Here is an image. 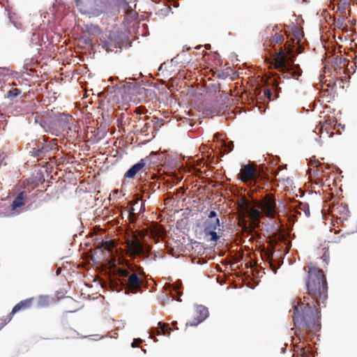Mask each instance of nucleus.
<instances>
[{
	"mask_svg": "<svg viewBox=\"0 0 357 357\" xmlns=\"http://www.w3.org/2000/svg\"><path fill=\"white\" fill-rule=\"evenodd\" d=\"M301 33L298 30L296 31L295 37L297 39L296 46L289 48V55L286 54L282 49L278 50L275 54L271 55L270 66L278 70L281 75H278V79L281 77L284 79H289L298 78L302 75V70L298 64L294 63V57L295 55L302 52L303 47L301 45Z\"/></svg>",
	"mask_w": 357,
	"mask_h": 357,
	"instance_id": "f257e3e1",
	"label": "nucleus"
},
{
	"mask_svg": "<svg viewBox=\"0 0 357 357\" xmlns=\"http://www.w3.org/2000/svg\"><path fill=\"white\" fill-rule=\"evenodd\" d=\"M306 287L309 295L318 305L324 304L328 297V286L322 271L315 267H309Z\"/></svg>",
	"mask_w": 357,
	"mask_h": 357,
	"instance_id": "f03ea898",
	"label": "nucleus"
},
{
	"mask_svg": "<svg viewBox=\"0 0 357 357\" xmlns=\"http://www.w3.org/2000/svg\"><path fill=\"white\" fill-rule=\"evenodd\" d=\"M318 309L310 303L305 305L301 303L294 306L293 321L296 328L305 326L309 330L315 329L318 321Z\"/></svg>",
	"mask_w": 357,
	"mask_h": 357,
	"instance_id": "7ed1b4c3",
	"label": "nucleus"
},
{
	"mask_svg": "<svg viewBox=\"0 0 357 357\" xmlns=\"http://www.w3.org/2000/svg\"><path fill=\"white\" fill-rule=\"evenodd\" d=\"M72 116L64 113H59L50 116L40 123L46 132L55 136H59L64 131L70 130V121Z\"/></svg>",
	"mask_w": 357,
	"mask_h": 357,
	"instance_id": "20e7f679",
	"label": "nucleus"
},
{
	"mask_svg": "<svg viewBox=\"0 0 357 357\" xmlns=\"http://www.w3.org/2000/svg\"><path fill=\"white\" fill-rule=\"evenodd\" d=\"M257 208H252L251 213L255 218H259L262 213L267 217L275 218L278 215V210L275 198L271 195H266L261 200L257 201Z\"/></svg>",
	"mask_w": 357,
	"mask_h": 357,
	"instance_id": "39448f33",
	"label": "nucleus"
},
{
	"mask_svg": "<svg viewBox=\"0 0 357 357\" xmlns=\"http://www.w3.org/2000/svg\"><path fill=\"white\" fill-rule=\"evenodd\" d=\"M126 289V294L129 292L132 294L137 293L143 286V281L141 277L137 273H128L124 271L123 273V279L121 282Z\"/></svg>",
	"mask_w": 357,
	"mask_h": 357,
	"instance_id": "423d86ee",
	"label": "nucleus"
},
{
	"mask_svg": "<svg viewBox=\"0 0 357 357\" xmlns=\"http://www.w3.org/2000/svg\"><path fill=\"white\" fill-rule=\"evenodd\" d=\"M229 105L228 95L224 91L220 93V100L210 101L204 105V111L207 115H218L220 110L225 109Z\"/></svg>",
	"mask_w": 357,
	"mask_h": 357,
	"instance_id": "0eeeda50",
	"label": "nucleus"
},
{
	"mask_svg": "<svg viewBox=\"0 0 357 357\" xmlns=\"http://www.w3.org/2000/svg\"><path fill=\"white\" fill-rule=\"evenodd\" d=\"M129 89L125 84H115L107 86L103 93H106L105 97L110 101L118 102L121 100H125V96L127 95Z\"/></svg>",
	"mask_w": 357,
	"mask_h": 357,
	"instance_id": "6e6552de",
	"label": "nucleus"
},
{
	"mask_svg": "<svg viewBox=\"0 0 357 357\" xmlns=\"http://www.w3.org/2000/svg\"><path fill=\"white\" fill-rule=\"evenodd\" d=\"M129 252L132 255L148 257L151 248V246L137 238L133 239L128 244Z\"/></svg>",
	"mask_w": 357,
	"mask_h": 357,
	"instance_id": "1a4fd4ad",
	"label": "nucleus"
},
{
	"mask_svg": "<svg viewBox=\"0 0 357 357\" xmlns=\"http://www.w3.org/2000/svg\"><path fill=\"white\" fill-rule=\"evenodd\" d=\"M204 233L206 236H210V240L216 242L220 236L216 230H220V222L219 218L206 219L203 223Z\"/></svg>",
	"mask_w": 357,
	"mask_h": 357,
	"instance_id": "9d476101",
	"label": "nucleus"
},
{
	"mask_svg": "<svg viewBox=\"0 0 357 357\" xmlns=\"http://www.w3.org/2000/svg\"><path fill=\"white\" fill-rule=\"evenodd\" d=\"M195 313L197 317L192 321L187 322L186 325L197 326L199 324L204 321L209 315L208 308L202 305H195Z\"/></svg>",
	"mask_w": 357,
	"mask_h": 357,
	"instance_id": "9b49d317",
	"label": "nucleus"
},
{
	"mask_svg": "<svg viewBox=\"0 0 357 357\" xmlns=\"http://www.w3.org/2000/svg\"><path fill=\"white\" fill-rule=\"evenodd\" d=\"M278 251L277 255L275 252H272L266 254V260L271 266V270L275 274L278 268L282 264L283 259L280 257V255Z\"/></svg>",
	"mask_w": 357,
	"mask_h": 357,
	"instance_id": "f8f14e48",
	"label": "nucleus"
},
{
	"mask_svg": "<svg viewBox=\"0 0 357 357\" xmlns=\"http://www.w3.org/2000/svg\"><path fill=\"white\" fill-rule=\"evenodd\" d=\"M242 173L239 175V179L243 182L254 181L256 177L255 169L250 165H244L241 168Z\"/></svg>",
	"mask_w": 357,
	"mask_h": 357,
	"instance_id": "ddd939ff",
	"label": "nucleus"
},
{
	"mask_svg": "<svg viewBox=\"0 0 357 357\" xmlns=\"http://www.w3.org/2000/svg\"><path fill=\"white\" fill-rule=\"evenodd\" d=\"M100 45L103 49L107 52H117V48L119 47V43L110 36H103L100 38Z\"/></svg>",
	"mask_w": 357,
	"mask_h": 357,
	"instance_id": "4468645a",
	"label": "nucleus"
},
{
	"mask_svg": "<svg viewBox=\"0 0 357 357\" xmlns=\"http://www.w3.org/2000/svg\"><path fill=\"white\" fill-rule=\"evenodd\" d=\"M170 328L168 324H165L162 321L158 322V326L157 327H152L149 333V337L151 338H153L155 335H159L160 334H164L165 335H167V337H169L170 335Z\"/></svg>",
	"mask_w": 357,
	"mask_h": 357,
	"instance_id": "2eb2a0df",
	"label": "nucleus"
},
{
	"mask_svg": "<svg viewBox=\"0 0 357 357\" xmlns=\"http://www.w3.org/2000/svg\"><path fill=\"white\" fill-rule=\"evenodd\" d=\"M146 165V158L141 159L138 162L131 166L124 174L125 178H133L136 174Z\"/></svg>",
	"mask_w": 357,
	"mask_h": 357,
	"instance_id": "dca6fc26",
	"label": "nucleus"
},
{
	"mask_svg": "<svg viewBox=\"0 0 357 357\" xmlns=\"http://www.w3.org/2000/svg\"><path fill=\"white\" fill-rule=\"evenodd\" d=\"M181 283L177 282L175 284H166L165 285V288L166 291H169L172 300H176L177 301H181L180 298L176 299V296H181L182 295V291L180 290Z\"/></svg>",
	"mask_w": 357,
	"mask_h": 357,
	"instance_id": "f3484780",
	"label": "nucleus"
},
{
	"mask_svg": "<svg viewBox=\"0 0 357 357\" xmlns=\"http://www.w3.org/2000/svg\"><path fill=\"white\" fill-rule=\"evenodd\" d=\"M51 150L50 145L43 146L41 143L37 145V147H34L31 151V155L36 158H41L45 155V154Z\"/></svg>",
	"mask_w": 357,
	"mask_h": 357,
	"instance_id": "a211bd4d",
	"label": "nucleus"
},
{
	"mask_svg": "<svg viewBox=\"0 0 357 357\" xmlns=\"http://www.w3.org/2000/svg\"><path fill=\"white\" fill-rule=\"evenodd\" d=\"M169 5H164V7L156 13L160 18H164L167 17L169 13L171 12V6L177 8L179 6L178 3L176 0H167Z\"/></svg>",
	"mask_w": 357,
	"mask_h": 357,
	"instance_id": "6ab92c4d",
	"label": "nucleus"
},
{
	"mask_svg": "<svg viewBox=\"0 0 357 357\" xmlns=\"http://www.w3.org/2000/svg\"><path fill=\"white\" fill-rule=\"evenodd\" d=\"M155 192V190H153V188L151 186V185H144L142 188L141 189V194H142V198L141 199H143V198H145V199H149L151 197V195L152 193H153ZM144 201L143 199H142V206H141V208L139 210V212H142V211H145V208H144Z\"/></svg>",
	"mask_w": 357,
	"mask_h": 357,
	"instance_id": "aec40b11",
	"label": "nucleus"
},
{
	"mask_svg": "<svg viewBox=\"0 0 357 357\" xmlns=\"http://www.w3.org/2000/svg\"><path fill=\"white\" fill-rule=\"evenodd\" d=\"M32 300L33 298H31L21 301L13 307L10 314H14L22 310L28 309L31 306Z\"/></svg>",
	"mask_w": 357,
	"mask_h": 357,
	"instance_id": "412c9836",
	"label": "nucleus"
},
{
	"mask_svg": "<svg viewBox=\"0 0 357 357\" xmlns=\"http://www.w3.org/2000/svg\"><path fill=\"white\" fill-rule=\"evenodd\" d=\"M24 204H25V202H24V193L20 192L13 199V201L10 205V210L12 211H14L17 208H20L21 206H24Z\"/></svg>",
	"mask_w": 357,
	"mask_h": 357,
	"instance_id": "4be33fe9",
	"label": "nucleus"
},
{
	"mask_svg": "<svg viewBox=\"0 0 357 357\" xmlns=\"http://www.w3.org/2000/svg\"><path fill=\"white\" fill-rule=\"evenodd\" d=\"M85 31L90 36H98L102 34L100 28L96 24H87L84 26Z\"/></svg>",
	"mask_w": 357,
	"mask_h": 357,
	"instance_id": "5701e85b",
	"label": "nucleus"
},
{
	"mask_svg": "<svg viewBox=\"0 0 357 357\" xmlns=\"http://www.w3.org/2000/svg\"><path fill=\"white\" fill-rule=\"evenodd\" d=\"M21 90L17 88L10 89L5 95V98L10 101H15L16 98L21 94Z\"/></svg>",
	"mask_w": 357,
	"mask_h": 357,
	"instance_id": "b1692460",
	"label": "nucleus"
},
{
	"mask_svg": "<svg viewBox=\"0 0 357 357\" xmlns=\"http://www.w3.org/2000/svg\"><path fill=\"white\" fill-rule=\"evenodd\" d=\"M137 33L139 35H141L143 37L147 36L149 33V31L147 30V25L143 24L142 26H138Z\"/></svg>",
	"mask_w": 357,
	"mask_h": 357,
	"instance_id": "393cba45",
	"label": "nucleus"
},
{
	"mask_svg": "<svg viewBox=\"0 0 357 357\" xmlns=\"http://www.w3.org/2000/svg\"><path fill=\"white\" fill-rule=\"evenodd\" d=\"M272 40L274 43L281 44L284 41V37L280 34L275 33Z\"/></svg>",
	"mask_w": 357,
	"mask_h": 357,
	"instance_id": "a878e982",
	"label": "nucleus"
},
{
	"mask_svg": "<svg viewBox=\"0 0 357 357\" xmlns=\"http://www.w3.org/2000/svg\"><path fill=\"white\" fill-rule=\"evenodd\" d=\"M344 22V17H340L338 19L335 20V26L337 29H342Z\"/></svg>",
	"mask_w": 357,
	"mask_h": 357,
	"instance_id": "bb28decb",
	"label": "nucleus"
},
{
	"mask_svg": "<svg viewBox=\"0 0 357 357\" xmlns=\"http://www.w3.org/2000/svg\"><path fill=\"white\" fill-rule=\"evenodd\" d=\"M219 218L217 212L214 210L210 211L207 214L206 219Z\"/></svg>",
	"mask_w": 357,
	"mask_h": 357,
	"instance_id": "cd10ccee",
	"label": "nucleus"
},
{
	"mask_svg": "<svg viewBox=\"0 0 357 357\" xmlns=\"http://www.w3.org/2000/svg\"><path fill=\"white\" fill-rule=\"evenodd\" d=\"M340 212H341V213L345 214V215L348 216L349 214V210L347 205L344 204L342 206V209L340 211Z\"/></svg>",
	"mask_w": 357,
	"mask_h": 357,
	"instance_id": "c85d7f7f",
	"label": "nucleus"
},
{
	"mask_svg": "<svg viewBox=\"0 0 357 357\" xmlns=\"http://www.w3.org/2000/svg\"><path fill=\"white\" fill-rule=\"evenodd\" d=\"M142 342V339H141V338H137V339H135V340H133V342L131 343V347H132V348H135V347H137V344H136V343H137H137H141Z\"/></svg>",
	"mask_w": 357,
	"mask_h": 357,
	"instance_id": "c756f323",
	"label": "nucleus"
},
{
	"mask_svg": "<svg viewBox=\"0 0 357 357\" xmlns=\"http://www.w3.org/2000/svg\"><path fill=\"white\" fill-rule=\"evenodd\" d=\"M38 39H39L38 34L36 33V32H33L32 34L31 40L36 43L38 42Z\"/></svg>",
	"mask_w": 357,
	"mask_h": 357,
	"instance_id": "7c9ffc66",
	"label": "nucleus"
},
{
	"mask_svg": "<svg viewBox=\"0 0 357 357\" xmlns=\"http://www.w3.org/2000/svg\"><path fill=\"white\" fill-rule=\"evenodd\" d=\"M264 95L266 98H268V99H271V96H272V92L271 91V89H266L265 91H264Z\"/></svg>",
	"mask_w": 357,
	"mask_h": 357,
	"instance_id": "2f4dec72",
	"label": "nucleus"
},
{
	"mask_svg": "<svg viewBox=\"0 0 357 357\" xmlns=\"http://www.w3.org/2000/svg\"><path fill=\"white\" fill-rule=\"evenodd\" d=\"M83 39H84V43L86 45H91L93 43L92 39H91L89 37L84 38Z\"/></svg>",
	"mask_w": 357,
	"mask_h": 357,
	"instance_id": "473e14b6",
	"label": "nucleus"
},
{
	"mask_svg": "<svg viewBox=\"0 0 357 357\" xmlns=\"http://www.w3.org/2000/svg\"><path fill=\"white\" fill-rule=\"evenodd\" d=\"M322 258L324 259V261L326 263V264H328V261H329V255H328V254H327L326 252H324V255H323Z\"/></svg>",
	"mask_w": 357,
	"mask_h": 357,
	"instance_id": "72a5a7b5",
	"label": "nucleus"
},
{
	"mask_svg": "<svg viewBox=\"0 0 357 357\" xmlns=\"http://www.w3.org/2000/svg\"><path fill=\"white\" fill-rule=\"evenodd\" d=\"M151 126V124L150 123H144V126H143V128H142V132H146L148 130L149 128Z\"/></svg>",
	"mask_w": 357,
	"mask_h": 357,
	"instance_id": "f704fd0d",
	"label": "nucleus"
},
{
	"mask_svg": "<svg viewBox=\"0 0 357 357\" xmlns=\"http://www.w3.org/2000/svg\"><path fill=\"white\" fill-rule=\"evenodd\" d=\"M172 63H180L181 61H179V55H177L176 56H174V57L172 59Z\"/></svg>",
	"mask_w": 357,
	"mask_h": 357,
	"instance_id": "c9c22d12",
	"label": "nucleus"
},
{
	"mask_svg": "<svg viewBox=\"0 0 357 357\" xmlns=\"http://www.w3.org/2000/svg\"><path fill=\"white\" fill-rule=\"evenodd\" d=\"M342 3L344 5V6H347V5H349L350 0H340Z\"/></svg>",
	"mask_w": 357,
	"mask_h": 357,
	"instance_id": "e433bc0d",
	"label": "nucleus"
},
{
	"mask_svg": "<svg viewBox=\"0 0 357 357\" xmlns=\"http://www.w3.org/2000/svg\"><path fill=\"white\" fill-rule=\"evenodd\" d=\"M233 148H234L233 143H232V142H230V144H229V146H228L227 151H228V152L231 151L233 150Z\"/></svg>",
	"mask_w": 357,
	"mask_h": 357,
	"instance_id": "4c0bfd02",
	"label": "nucleus"
},
{
	"mask_svg": "<svg viewBox=\"0 0 357 357\" xmlns=\"http://www.w3.org/2000/svg\"><path fill=\"white\" fill-rule=\"evenodd\" d=\"M3 153L0 154V165H1L2 160L3 159Z\"/></svg>",
	"mask_w": 357,
	"mask_h": 357,
	"instance_id": "58836bf2",
	"label": "nucleus"
},
{
	"mask_svg": "<svg viewBox=\"0 0 357 357\" xmlns=\"http://www.w3.org/2000/svg\"><path fill=\"white\" fill-rule=\"evenodd\" d=\"M116 79V77H111L109 79V81H110L111 82H113Z\"/></svg>",
	"mask_w": 357,
	"mask_h": 357,
	"instance_id": "ea45409f",
	"label": "nucleus"
},
{
	"mask_svg": "<svg viewBox=\"0 0 357 357\" xmlns=\"http://www.w3.org/2000/svg\"><path fill=\"white\" fill-rule=\"evenodd\" d=\"M205 47H206V49H207V50L211 49V45H210V44H206V45H205Z\"/></svg>",
	"mask_w": 357,
	"mask_h": 357,
	"instance_id": "a19ab883",
	"label": "nucleus"
},
{
	"mask_svg": "<svg viewBox=\"0 0 357 357\" xmlns=\"http://www.w3.org/2000/svg\"><path fill=\"white\" fill-rule=\"evenodd\" d=\"M6 323H7V322H6V320H3V321H2V322H1V325H2V326H4V325H6Z\"/></svg>",
	"mask_w": 357,
	"mask_h": 357,
	"instance_id": "79ce46f5",
	"label": "nucleus"
},
{
	"mask_svg": "<svg viewBox=\"0 0 357 357\" xmlns=\"http://www.w3.org/2000/svg\"><path fill=\"white\" fill-rule=\"evenodd\" d=\"M346 6H344V5L342 3L341 8L344 9Z\"/></svg>",
	"mask_w": 357,
	"mask_h": 357,
	"instance_id": "37998d69",
	"label": "nucleus"
},
{
	"mask_svg": "<svg viewBox=\"0 0 357 357\" xmlns=\"http://www.w3.org/2000/svg\"><path fill=\"white\" fill-rule=\"evenodd\" d=\"M305 215H307V213H310V211H308L307 213V211H305Z\"/></svg>",
	"mask_w": 357,
	"mask_h": 357,
	"instance_id": "c03bdc74",
	"label": "nucleus"
},
{
	"mask_svg": "<svg viewBox=\"0 0 357 357\" xmlns=\"http://www.w3.org/2000/svg\"><path fill=\"white\" fill-rule=\"evenodd\" d=\"M305 215H307V213H310V211H308L307 213V211H305Z\"/></svg>",
	"mask_w": 357,
	"mask_h": 357,
	"instance_id": "a18cd8bd",
	"label": "nucleus"
},
{
	"mask_svg": "<svg viewBox=\"0 0 357 357\" xmlns=\"http://www.w3.org/2000/svg\"><path fill=\"white\" fill-rule=\"evenodd\" d=\"M305 215H307V213H310V211H308L307 213V211H305Z\"/></svg>",
	"mask_w": 357,
	"mask_h": 357,
	"instance_id": "49530a36",
	"label": "nucleus"
},
{
	"mask_svg": "<svg viewBox=\"0 0 357 357\" xmlns=\"http://www.w3.org/2000/svg\"><path fill=\"white\" fill-rule=\"evenodd\" d=\"M154 342H158V340L156 338H155Z\"/></svg>",
	"mask_w": 357,
	"mask_h": 357,
	"instance_id": "de8ad7c7",
	"label": "nucleus"
},
{
	"mask_svg": "<svg viewBox=\"0 0 357 357\" xmlns=\"http://www.w3.org/2000/svg\"><path fill=\"white\" fill-rule=\"evenodd\" d=\"M153 1H155V0H152Z\"/></svg>",
	"mask_w": 357,
	"mask_h": 357,
	"instance_id": "09e8293b",
	"label": "nucleus"
},
{
	"mask_svg": "<svg viewBox=\"0 0 357 357\" xmlns=\"http://www.w3.org/2000/svg\"><path fill=\"white\" fill-rule=\"evenodd\" d=\"M356 231H357V230Z\"/></svg>",
	"mask_w": 357,
	"mask_h": 357,
	"instance_id": "8fccbe9b",
	"label": "nucleus"
}]
</instances>
